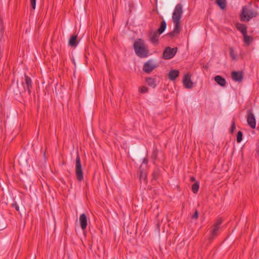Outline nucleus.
<instances>
[{
  "mask_svg": "<svg viewBox=\"0 0 259 259\" xmlns=\"http://www.w3.org/2000/svg\"><path fill=\"white\" fill-rule=\"evenodd\" d=\"M182 14V5L181 4H178L175 8L172 16V21L175 24V27L172 31L167 33V35L170 37H175L180 34L181 30L180 23Z\"/></svg>",
  "mask_w": 259,
  "mask_h": 259,
  "instance_id": "obj_1",
  "label": "nucleus"
},
{
  "mask_svg": "<svg viewBox=\"0 0 259 259\" xmlns=\"http://www.w3.org/2000/svg\"><path fill=\"white\" fill-rule=\"evenodd\" d=\"M133 47L136 54L140 58H146L149 55V49L144 40L139 38L135 41Z\"/></svg>",
  "mask_w": 259,
  "mask_h": 259,
  "instance_id": "obj_2",
  "label": "nucleus"
},
{
  "mask_svg": "<svg viewBox=\"0 0 259 259\" xmlns=\"http://www.w3.org/2000/svg\"><path fill=\"white\" fill-rule=\"evenodd\" d=\"M258 15L257 12L254 10H248L246 6L242 8V13L240 15V19L242 22H248L251 19L256 17Z\"/></svg>",
  "mask_w": 259,
  "mask_h": 259,
  "instance_id": "obj_3",
  "label": "nucleus"
},
{
  "mask_svg": "<svg viewBox=\"0 0 259 259\" xmlns=\"http://www.w3.org/2000/svg\"><path fill=\"white\" fill-rule=\"evenodd\" d=\"M75 174L77 180L81 181L83 179V175L81 168V164L80 157L77 154L75 159Z\"/></svg>",
  "mask_w": 259,
  "mask_h": 259,
  "instance_id": "obj_4",
  "label": "nucleus"
},
{
  "mask_svg": "<svg viewBox=\"0 0 259 259\" xmlns=\"http://www.w3.org/2000/svg\"><path fill=\"white\" fill-rule=\"evenodd\" d=\"M178 51L177 47L171 48L169 47H166L163 53V59L165 60H168L172 58Z\"/></svg>",
  "mask_w": 259,
  "mask_h": 259,
  "instance_id": "obj_5",
  "label": "nucleus"
},
{
  "mask_svg": "<svg viewBox=\"0 0 259 259\" xmlns=\"http://www.w3.org/2000/svg\"><path fill=\"white\" fill-rule=\"evenodd\" d=\"M156 67L157 65L154 63L153 61L149 60L144 63L143 70L147 73H150Z\"/></svg>",
  "mask_w": 259,
  "mask_h": 259,
  "instance_id": "obj_6",
  "label": "nucleus"
},
{
  "mask_svg": "<svg viewBox=\"0 0 259 259\" xmlns=\"http://www.w3.org/2000/svg\"><path fill=\"white\" fill-rule=\"evenodd\" d=\"M247 122L251 128H255V118L251 109H249L247 111Z\"/></svg>",
  "mask_w": 259,
  "mask_h": 259,
  "instance_id": "obj_7",
  "label": "nucleus"
},
{
  "mask_svg": "<svg viewBox=\"0 0 259 259\" xmlns=\"http://www.w3.org/2000/svg\"><path fill=\"white\" fill-rule=\"evenodd\" d=\"M156 31L151 30L148 33V38L149 41L154 45L159 43V35Z\"/></svg>",
  "mask_w": 259,
  "mask_h": 259,
  "instance_id": "obj_8",
  "label": "nucleus"
},
{
  "mask_svg": "<svg viewBox=\"0 0 259 259\" xmlns=\"http://www.w3.org/2000/svg\"><path fill=\"white\" fill-rule=\"evenodd\" d=\"M139 178L141 183L143 182L144 184L147 183V175L146 168L143 165H140L139 170Z\"/></svg>",
  "mask_w": 259,
  "mask_h": 259,
  "instance_id": "obj_9",
  "label": "nucleus"
},
{
  "mask_svg": "<svg viewBox=\"0 0 259 259\" xmlns=\"http://www.w3.org/2000/svg\"><path fill=\"white\" fill-rule=\"evenodd\" d=\"M183 83L184 87L187 89H191L193 87V82L191 79V76L188 73L184 75Z\"/></svg>",
  "mask_w": 259,
  "mask_h": 259,
  "instance_id": "obj_10",
  "label": "nucleus"
},
{
  "mask_svg": "<svg viewBox=\"0 0 259 259\" xmlns=\"http://www.w3.org/2000/svg\"><path fill=\"white\" fill-rule=\"evenodd\" d=\"M231 76L233 80L241 82L243 79V73L242 71H233Z\"/></svg>",
  "mask_w": 259,
  "mask_h": 259,
  "instance_id": "obj_11",
  "label": "nucleus"
},
{
  "mask_svg": "<svg viewBox=\"0 0 259 259\" xmlns=\"http://www.w3.org/2000/svg\"><path fill=\"white\" fill-rule=\"evenodd\" d=\"M24 84L26 85L28 93L29 95H30L31 89L32 88V80L26 74H25L24 82L23 83V85Z\"/></svg>",
  "mask_w": 259,
  "mask_h": 259,
  "instance_id": "obj_12",
  "label": "nucleus"
},
{
  "mask_svg": "<svg viewBox=\"0 0 259 259\" xmlns=\"http://www.w3.org/2000/svg\"><path fill=\"white\" fill-rule=\"evenodd\" d=\"M79 222L82 230H84L87 226V218L84 213H82L80 215Z\"/></svg>",
  "mask_w": 259,
  "mask_h": 259,
  "instance_id": "obj_13",
  "label": "nucleus"
},
{
  "mask_svg": "<svg viewBox=\"0 0 259 259\" xmlns=\"http://www.w3.org/2000/svg\"><path fill=\"white\" fill-rule=\"evenodd\" d=\"M179 71L178 70H171L168 73V78L170 80H175L179 75Z\"/></svg>",
  "mask_w": 259,
  "mask_h": 259,
  "instance_id": "obj_14",
  "label": "nucleus"
},
{
  "mask_svg": "<svg viewBox=\"0 0 259 259\" xmlns=\"http://www.w3.org/2000/svg\"><path fill=\"white\" fill-rule=\"evenodd\" d=\"M215 81L221 87H225L226 84V80L222 76L217 75L214 77Z\"/></svg>",
  "mask_w": 259,
  "mask_h": 259,
  "instance_id": "obj_15",
  "label": "nucleus"
},
{
  "mask_svg": "<svg viewBox=\"0 0 259 259\" xmlns=\"http://www.w3.org/2000/svg\"><path fill=\"white\" fill-rule=\"evenodd\" d=\"M77 36L76 35H72L69 40V45L71 47H76L77 46L78 42L77 40Z\"/></svg>",
  "mask_w": 259,
  "mask_h": 259,
  "instance_id": "obj_16",
  "label": "nucleus"
},
{
  "mask_svg": "<svg viewBox=\"0 0 259 259\" xmlns=\"http://www.w3.org/2000/svg\"><path fill=\"white\" fill-rule=\"evenodd\" d=\"M237 29L240 31L242 35L247 33V27L245 24L241 23H237L236 25Z\"/></svg>",
  "mask_w": 259,
  "mask_h": 259,
  "instance_id": "obj_17",
  "label": "nucleus"
},
{
  "mask_svg": "<svg viewBox=\"0 0 259 259\" xmlns=\"http://www.w3.org/2000/svg\"><path fill=\"white\" fill-rule=\"evenodd\" d=\"M244 42L247 46L250 45L253 40L252 36L247 35V33L243 34Z\"/></svg>",
  "mask_w": 259,
  "mask_h": 259,
  "instance_id": "obj_18",
  "label": "nucleus"
},
{
  "mask_svg": "<svg viewBox=\"0 0 259 259\" xmlns=\"http://www.w3.org/2000/svg\"><path fill=\"white\" fill-rule=\"evenodd\" d=\"M220 229V227L216 226L215 225H213L212 230L211 231L210 237L209 238V240H212L213 239L214 237H215L218 235V232Z\"/></svg>",
  "mask_w": 259,
  "mask_h": 259,
  "instance_id": "obj_19",
  "label": "nucleus"
},
{
  "mask_svg": "<svg viewBox=\"0 0 259 259\" xmlns=\"http://www.w3.org/2000/svg\"><path fill=\"white\" fill-rule=\"evenodd\" d=\"M146 81L149 86H150L153 88L156 87L157 85L156 80L154 78H152V77L147 78L146 79Z\"/></svg>",
  "mask_w": 259,
  "mask_h": 259,
  "instance_id": "obj_20",
  "label": "nucleus"
},
{
  "mask_svg": "<svg viewBox=\"0 0 259 259\" xmlns=\"http://www.w3.org/2000/svg\"><path fill=\"white\" fill-rule=\"evenodd\" d=\"M166 27V23L165 21H162L160 27L157 30V32L158 33L159 35L162 34L164 30H165Z\"/></svg>",
  "mask_w": 259,
  "mask_h": 259,
  "instance_id": "obj_21",
  "label": "nucleus"
},
{
  "mask_svg": "<svg viewBox=\"0 0 259 259\" xmlns=\"http://www.w3.org/2000/svg\"><path fill=\"white\" fill-rule=\"evenodd\" d=\"M12 206L13 207H14L16 209V210L17 211H18L20 213H21V211H22V212H24V207L23 206H21L20 207H19L16 202H15L13 203H12Z\"/></svg>",
  "mask_w": 259,
  "mask_h": 259,
  "instance_id": "obj_22",
  "label": "nucleus"
},
{
  "mask_svg": "<svg viewBox=\"0 0 259 259\" xmlns=\"http://www.w3.org/2000/svg\"><path fill=\"white\" fill-rule=\"evenodd\" d=\"M216 3L222 9H224L226 7V0H216Z\"/></svg>",
  "mask_w": 259,
  "mask_h": 259,
  "instance_id": "obj_23",
  "label": "nucleus"
},
{
  "mask_svg": "<svg viewBox=\"0 0 259 259\" xmlns=\"http://www.w3.org/2000/svg\"><path fill=\"white\" fill-rule=\"evenodd\" d=\"M199 188V183L196 182L192 185V190L194 194L197 193Z\"/></svg>",
  "mask_w": 259,
  "mask_h": 259,
  "instance_id": "obj_24",
  "label": "nucleus"
},
{
  "mask_svg": "<svg viewBox=\"0 0 259 259\" xmlns=\"http://www.w3.org/2000/svg\"><path fill=\"white\" fill-rule=\"evenodd\" d=\"M19 162L21 165L24 166H27L28 165V161L26 159H25L24 157L20 156L19 159Z\"/></svg>",
  "mask_w": 259,
  "mask_h": 259,
  "instance_id": "obj_25",
  "label": "nucleus"
},
{
  "mask_svg": "<svg viewBox=\"0 0 259 259\" xmlns=\"http://www.w3.org/2000/svg\"><path fill=\"white\" fill-rule=\"evenodd\" d=\"M243 133L241 131H238L237 134V142L238 143H240L242 140Z\"/></svg>",
  "mask_w": 259,
  "mask_h": 259,
  "instance_id": "obj_26",
  "label": "nucleus"
},
{
  "mask_svg": "<svg viewBox=\"0 0 259 259\" xmlns=\"http://www.w3.org/2000/svg\"><path fill=\"white\" fill-rule=\"evenodd\" d=\"M230 55L232 60H235L236 59V56L235 54L234 49L233 48L230 47L229 48Z\"/></svg>",
  "mask_w": 259,
  "mask_h": 259,
  "instance_id": "obj_27",
  "label": "nucleus"
},
{
  "mask_svg": "<svg viewBox=\"0 0 259 259\" xmlns=\"http://www.w3.org/2000/svg\"><path fill=\"white\" fill-rule=\"evenodd\" d=\"M148 89L145 86H143L139 88V92L141 93H146L148 92Z\"/></svg>",
  "mask_w": 259,
  "mask_h": 259,
  "instance_id": "obj_28",
  "label": "nucleus"
},
{
  "mask_svg": "<svg viewBox=\"0 0 259 259\" xmlns=\"http://www.w3.org/2000/svg\"><path fill=\"white\" fill-rule=\"evenodd\" d=\"M199 212L197 210H195L194 214L192 216V219L194 220H197L198 218Z\"/></svg>",
  "mask_w": 259,
  "mask_h": 259,
  "instance_id": "obj_29",
  "label": "nucleus"
},
{
  "mask_svg": "<svg viewBox=\"0 0 259 259\" xmlns=\"http://www.w3.org/2000/svg\"><path fill=\"white\" fill-rule=\"evenodd\" d=\"M31 6L33 9H35L36 6V0H30Z\"/></svg>",
  "mask_w": 259,
  "mask_h": 259,
  "instance_id": "obj_30",
  "label": "nucleus"
},
{
  "mask_svg": "<svg viewBox=\"0 0 259 259\" xmlns=\"http://www.w3.org/2000/svg\"><path fill=\"white\" fill-rule=\"evenodd\" d=\"M222 223V221L221 219L218 220L214 225L220 227V225Z\"/></svg>",
  "mask_w": 259,
  "mask_h": 259,
  "instance_id": "obj_31",
  "label": "nucleus"
},
{
  "mask_svg": "<svg viewBox=\"0 0 259 259\" xmlns=\"http://www.w3.org/2000/svg\"><path fill=\"white\" fill-rule=\"evenodd\" d=\"M157 176H158V172H157V171L154 170L153 173V179H157Z\"/></svg>",
  "mask_w": 259,
  "mask_h": 259,
  "instance_id": "obj_32",
  "label": "nucleus"
},
{
  "mask_svg": "<svg viewBox=\"0 0 259 259\" xmlns=\"http://www.w3.org/2000/svg\"><path fill=\"white\" fill-rule=\"evenodd\" d=\"M235 128H236V126H235V121H233L231 126V128L230 130H235Z\"/></svg>",
  "mask_w": 259,
  "mask_h": 259,
  "instance_id": "obj_33",
  "label": "nucleus"
},
{
  "mask_svg": "<svg viewBox=\"0 0 259 259\" xmlns=\"http://www.w3.org/2000/svg\"><path fill=\"white\" fill-rule=\"evenodd\" d=\"M148 159L146 158H144L143 160V164H145L146 165L148 164Z\"/></svg>",
  "mask_w": 259,
  "mask_h": 259,
  "instance_id": "obj_34",
  "label": "nucleus"
},
{
  "mask_svg": "<svg viewBox=\"0 0 259 259\" xmlns=\"http://www.w3.org/2000/svg\"><path fill=\"white\" fill-rule=\"evenodd\" d=\"M190 180L191 182H194L195 181V178L194 177H191L190 178Z\"/></svg>",
  "mask_w": 259,
  "mask_h": 259,
  "instance_id": "obj_35",
  "label": "nucleus"
},
{
  "mask_svg": "<svg viewBox=\"0 0 259 259\" xmlns=\"http://www.w3.org/2000/svg\"><path fill=\"white\" fill-rule=\"evenodd\" d=\"M26 90L25 89V87L23 88V89L21 90V91H20V93H21V92H26Z\"/></svg>",
  "mask_w": 259,
  "mask_h": 259,
  "instance_id": "obj_36",
  "label": "nucleus"
},
{
  "mask_svg": "<svg viewBox=\"0 0 259 259\" xmlns=\"http://www.w3.org/2000/svg\"><path fill=\"white\" fill-rule=\"evenodd\" d=\"M10 133H11V131H8V132L6 133V137L8 136V134H9Z\"/></svg>",
  "mask_w": 259,
  "mask_h": 259,
  "instance_id": "obj_37",
  "label": "nucleus"
},
{
  "mask_svg": "<svg viewBox=\"0 0 259 259\" xmlns=\"http://www.w3.org/2000/svg\"><path fill=\"white\" fill-rule=\"evenodd\" d=\"M164 219H165V220L166 221H167V215H165V216L164 217Z\"/></svg>",
  "mask_w": 259,
  "mask_h": 259,
  "instance_id": "obj_38",
  "label": "nucleus"
},
{
  "mask_svg": "<svg viewBox=\"0 0 259 259\" xmlns=\"http://www.w3.org/2000/svg\"><path fill=\"white\" fill-rule=\"evenodd\" d=\"M72 62H73L74 65L75 66V61L74 59L72 60Z\"/></svg>",
  "mask_w": 259,
  "mask_h": 259,
  "instance_id": "obj_39",
  "label": "nucleus"
},
{
  "mask_svg": "<svg viewBox=\"0 0 259 259\" xmlns=\"http://www.w3.org/2000/svg\"><path fill=\"white\" fill-rule=\"evenodd\" d=\"M153 154L154 155V156L156 157V153L154 151Z\"/></svg>",
  "mask_w": 259,
  "mask_h": 259,
  "instance_id": "obj_40",
  "label": "nucleus"
},
{
  "mask_svg": "<svg viewBox=\"0 0 259 259\" xmlns=\"http://www.w3.org/2000/svg\"><path fill=\"white\" fill-rule=\"evenodd\" d=\"M160 225V223L158 222L157 223V226H159Z\"/></svg>",
  "mask_w": 259,
  "mask_h": 259,
  "instance_id": "obj_41",
  "label": "nucleus"
},
{
  "mask_svg": "<svg viewBox=\"0 0 259 259\" xmlns=\"http://www.w3.org/2000/svg\"><path fill=\"white\" fill-rule=\"evenodd\" d=\"M233 132H234V131L231 130V134H232V133H233Z\"/></svg>",
  "mask_w": 259,
  "mask_h": 259,
  "instance_id": "obj_42",
  "label": "nucleus"
},
{
  "mask_svg": "<svg viewBox=\"0 0 259 259\" xmlns=\"http://www.w3.org/2000/svg\"><path fill=\"white\" fill-rule=\"evenodd\" d=\"M163 219H164V218H162V219L161 221V223H162V222H163Z\"/></svg>",
  "mask_w": 259,
  "mask_h": 259,
  "instance_id": "obj_43",
  "label": "nucleus"
},
{
  "mask_svg": "<svg viewBox=\"0 0 259 259\" xmlns=\"http://www.w3.org/2000/svg\"><path fill=\"white\" fill-rule=\"evenodd\" d=\"M9 139L13 140V137H12V138H9Z\"/></svg>",
  "mask_w": 259,
  "mask_h": 259,
  "instance_id": "obj_44",
  "label": "nucleus"
}]
</instances>
